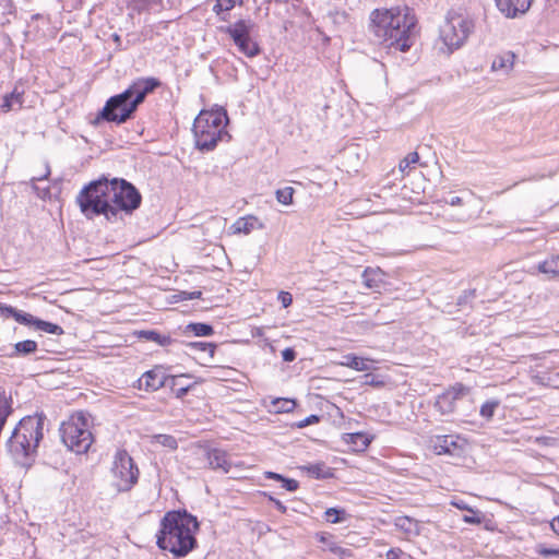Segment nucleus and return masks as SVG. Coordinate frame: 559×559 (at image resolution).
Here are the masks:
<instances>
[{
    "label": "nucleus",
    "mask_w": 559,
    "mask_h": 559,
    "mask_svg": "<svg viewBox=\"0 0 559 559\" xmlns=\"http://www.w3.org/2000/svg\"><path fill=\"white\" fill-rule=\"evenodd\" d=\"M162 84V81L155 76H142L133 80L123 92L112 95L106 100L92 124L98 126L102 122H110L120 126L133 119L146 97L159 88Z\"/></svg>",
    "instance_id": "nucleus-1"
},
{
    "label": "nucleus",
    "mask_w": 559,
    "mask_h": 559,
    "mask_svg": "<svg viewBox=\"0 0 559 559\" xmlns=\"http://www.w3.org/2000/svg\"><path fill=\"white\" fill-rule=\"evenodd\" d=\"M199 530L197 516L186 509L171 510L160 520L156 544L159 549L182 558L198 547L195 534Z\"/></svg>",
    "instance_id": "nucleus-2"
},
{
    "label": "nucleus",
    "mask_w": 559,
    "mask_h": 559,
    "mask_svg": "<svg viewBox=\"0 0 559 559\" xmlns=\"http://www.w3.org/2000/svg\"><path fill=\"white\" fill-rule=\"evenodd\" d=\"M416 22L408 8L376 9L370 15V31L379 44L405 52L414 44Z\"/></svg>",
    "instance_id": "nucleus-3"
},
{
    "label": "nucleus",
    "mask_w": 559,
    "mask_h": 559,
    "mask_svg": "<svg viewBox=\"0 0 559 559\" xmlns=\"http://www.w3.org/2000/svg\"><path fill=\"white\" fill-rule=\"evenodd\" d=\"M44 415L25 416L13 429L7 441L8 452L16 464L31 467L44 438Z\"/></svg>",
    "instance_id": "nucleus-4"
},
{
    "label": "nucleus",
    "mask_w": 559,
    "mask_h": 559,
    "mask_svg": "<svg viewBox=\"0 0 559 559\" xmlns=\"http://www.w3.org/2000/svg\"><path fill=\"white\" fill-rule=\"evenodd\" d=\"M228 122L227 111L223 107L201 110L195 117L192 127L195 147L201 152H210L216 147L224 136L230 139L226 131Z\"/></svg>",
    "instance_id": "nucleus-5"
},
{
    "label": "nucleus",
    "mask_w": 559,
    "mask_h": 559,
    "mask_svg": "<svg viewBox=\"0 0 559 559\" xmlns=\"http://www.w3.org/2000/svg\"><path fill=\"white\" fill-rule=\"evenodd\" d=\"M75 202L87 219L104 215L108 222H114L115 212L110 207L106 177L103 176L85 185L78 193Z\"/></svg>",
    "instance_id": "nucleus-6"
},
{
    "label": "nucleus",
    "mask_w": 559,
    "mask_h": 559,
    "mask_svg": "<svg viewBox=\"0 0 559 559\" xmlns=\"http://www.w3.org/2000/svg\"><path fill=\"white\" fill-rule=\"evenodd\" d=\"M91 415L78 412L60 425L59 432L62 443L68 450L76 453H87L94 442V436L90 430Z\"/></svg>",
    "instance_id": "nucleus-7"
},
{
    "label": "nucleus",
    "mask_w": 559,
    "mask_h": 559,
    "mask_svg": "<svg viewBox=\"0 0 559 559\" xmlns=\"http://www.w3.org/2000/svg\"><path fill=\"white\" fill-rule=\"evenodd\" d=\"M110 207L115 212L114 222L121 212L132 214L141 206L142 195L138 188L123 178L108 179Z\"/></svg>",
    "instance_id": "nucleus-8"
},
{
    "label": "nucleus",
    "mask_w": 559,
    "mask_h": 559,
    "mask_svg": "<svg viewBox=\"0 0 559 559\" xmlns=\"http://www.w3.org/2000/svg\"><path fill=\"white\" fill-rule=\"evenodd\" d=\"M255 23L250 19H239L219 31L227 34L238 50L248 58H254L262 52V48L251 36Z\"/></svg>",
    "instance_id": "nucleus-9"
},
{
    "label": "nucleus",
    "mask_w": 559,
    "mask_h": 559,
    "mask_svg": "<svg viewBox=\"0 0 559 559\" xmlns=\"http://www.w3.org/2000/svg\"><path fill=\"white\" fill-rule=\"evenodd\" d=\"M473 28V22L461 14H449L440 28V38L450 49H457L468 37Z\"/></svg>",
    "instance_id": "nucleus-10"
},
{
    "label": "nucleus",
    "mask_w": 559,
    "mask_h": 559,
    "mask_svg": "<svg viewBox=\"0 0 559 559\" xmlns=\"http://www.w3.org/2000/svg\"><path fill=\"white\" fill-rule=\"evenodd\" d=\"M111 472L115 477L114 486L120 492L129 491L139 479V468L127 451L116 453Z\"/></svg>",
    "instance_id": "nucleus-11"
},
{
    "label": "nucleus",
    "mask_w": 559,
    "mask_h": 559,
    "mask_svg": "<svg viewBox=\"0 0 559 559\" xmlns=\"http://www.w3.org/2000/svg\"><path fill=\"white\" fill-rule=\"evenodd\" d=\"M170 369L171 367L155 365L152 369L145 371L138 380V389L146 392H155L167 386Z\"/></svg>",
    "instance_id": "nucleus-12"
},
{
    "label": "nucleus",
    "mask_w": 559,
    "mask_h": 559,
    "mask_svg": "<svg viewBox=\"0 0 559 559\" xmlns=\"http://www.w3.org/2000/svg\"><path fill=\"white\" fill-rule=\"evenodd\" d=\"M468 393V386L463 383H455L437 396L433 406L441 415H451L455 411L456 401Z\"/></svg>",
    "instance_id": "nucleus-13"
},
{
    "label": "nucleus",
    "mask_w": 559,
    "mask_h": 559,
    "mask_svg": "<svg viewBox=\"0 0 559 559\" xmlns=\"http://www.w3.org/2000/svg\"><path fill=\"white\" fill-rule=\"evenodd\" d=\"M17 323L28 328H34V330L43 331L48 334L62 335L64 333L62 326L59 324L45 321L22 310L20 311Z\"/></svg>",
    "instance_id": "nucleus-14"
},
{
    "label": "nucleus",
    "mask_w": 559,
    "mask_h": 559,
    "mask_svg": "<svg viewBox=\"0 0 559 559\" xmlns=\"http://www.w3.org/2000/svg\"><path fill=\"white\" fill-rule=\"evenodd\" d=\"M191 374L181 373V374H171L169 373V379L167 383V388L171 391L176 399L182 400L189 392H191L198 383L202 382V379L199 381H194L191 383L186 382L185 380L190 379Z\"/></svg>",
    "instance_id": "nucleus-15"
},
{
    "label": "nucleus",
    "mask_w": 559,
    "mask_h": 559,
    "mask_svg": "<svg viewBox=\"0 0 559 559\" xmlns=\"http://www.w3.org/2000/svg\"><path fill=\"white\" fill-rule=\"evenodd\" d=\"M459 436H438L435 440L433 448L437 454H449L460 456L463 452V445L459 443Z\"/></svg>",
    "instance_id": "nucleus-16"
},
{
    "label": "nucleus",
    "mask_w": 559,
    "mask_h": 559,
    "mask_svg": "<svg viewBox=\"0 0 559 559\" xmlns=\"http://www.w3.org/2000/svg\"><path fill=\"white\" fill-rule=\"evenodd\" d=\"M209 466L212 469H221L228 473L231 468V463L228 460V454L225 450L218 448H209L205 452Z\"/></svg>",
    "instance_id": "nucleus-17"
},
{
    "label": "nucleus",
    "mask_w": 559,
    "mask_h": 559,
    "mask_svg": "<svg viewBox=\"0 0 559 559\" xmlns=\"http://www.w3.org/2000/svg\"><path fill=\"white\" fill-rule=\"evenodd\" d=\"M498 9L507 17H515L519 13H525L533 0H495Z\"/></svg>",
    "instance_id": "nucleus-18"
},
{
    "label": "nucleus",
    "mask_w": 559,
    "mask_h": 559,
    "mask_svg": "<svg viewBox=\"0 0 559 559\" xmlns=\"http://www.w3.org/2000/svg\"><path fill=\"white\" fill-rule=\"evenodd\" d=\"M38 349V344L33 340H24L15 343L12 346L10 353H7L5 356L9 358H23L27 357L32 354H35Z\"/></svg>",
    "instance_id": "nucleus-19"
},
{
    "label": "nucleus",
    "mask_w": 559,
    "mask_h": 559,
    "mask_svg": "<svg viewBox=\"0 0 559 559\" xmlns=\"http://www.w3.org/2000/svg\"><path fill=\"white\" fill-rule=\"evenodd\" d=\"M343 440L352 447L354 451L360 452L365 451L372 441V437H370L366 432H353L345 433Z\"/></svg>",
    "instance_id": "nucleus-20"
},
{
    "label": "nucleus",
    "mask_w": 559,
    "mask_h": 559,
    "mask_svg": "<svg viewBox=\"0 0 559 559\" xmlns=\"http://www.w3.org/2000/svg\"><path fill=\"white\" fill-rule=\"evenodd\" d=\"M139 338L154 342L158 344L159 346H170L173 344L178 343L177 340L173 338L170 335L160 334L156 330H142L138 332Z\"/></svg>",
    "instance_id": "nucleus-21"
},
{
    "label": "nucleus",
    "mask_w": 559,
    "mask_h": 559,
    "mask_svg": "<svg viewBox=\"0 0 559 559\" xmlns=\"http://www.w3.org/2000/svg\"><path fill=\"white\" fill-rule=\"evenodd\" d=\"M23 95L24 91H19L17 87H14V90L11 93H8L3 96V102L0 106L1 110L3 112H8L14 109L15 106H17V108H21L24 103Z\"/></svg>",
    "instance_id": "nucleus-22"
},
{
    "label": "nucleus",
    "mask_w": 559,
    "mask_h": 559,
    "mask_svg": "<svg viewBox=\"0 0 559 559\" xmlns=\"http://www.w3.org/2000/svg\"><path fill=\"white\" fill-rule=\"evenodd\" d=\"M361 277L364 285L370 289H378L383 283V272L380 269L367 267Z\"/></svg>",
    "instance_id": "nucleus-23"
},
{
    "label": "nucleus",
    "mask_w": 559,
    "mask_h": 559,
    "mask_svg": "<svg viewBox=\"0 0 559 559\" xmlns=\"http://www.w3.org/2000/svg\"><path fill=\"white\" fill-rule=\"evenodd\" d=\"M262 227L259 219L255 216L240 217L233 224L235 234H250L255 227Z\"/></svg>",
    "instance_id": "nucleus-24"
},
{
    "label": "nucleus",
    "mask_w": 559,
    "mask_h": 559,
    "mask_svg": "<svg viewBox=\"0 0 559 559\" xmlns=\"http://www.w3.org/2000/svg\"><path fill=\"white\" fill-rule=\"evenodd\" d=\"M301 468L306 471L309 476L316 479H328L334 475L332 468L326 466L323 462L309 464L307 466H302Z\"/></svg>",
    "instance_id": "nucleus-25"
},
{
    "label": "nucleus",
    "mask_w": 559,
    "mask_h": 559,
    "mask_svg": "<svg viewBox=\"0 0 559 559\" xmlns=\"http://www.w3.org/2000/svg\"><path fill=\"white\" fill-rule=\"evenodd\" d=\"M192 333L194 336L206 337L215 333L214 328L210 323L191 322L183 329V334Z\"/></svg>",
    "instance_id": "nucleus-26"
},
{
    "label": "nucleus",
    "mask_w": 559,
    "mask_h": 559,
    "mask_svg": "<svg viewBox=\"0 0 559 559\" xmlns=\"http://www.w3.org/2000/svg\"><path fill=\"white\" fill-rule=\"evenodd\" d=\"M537 270L546 274L548 278L559 275V255L550 257L545 261L538 263Z\"/></svg>",
    "instance_id": "nucleus-27"
},
{
    "label": "nucleus",
    "mask_w": 559,
    "mask_h": 559,
    "mask_svg": "<svg viewBox=\"0 0 559 559\" xmlns=\"http://www.w3.org/2000/svg\"><path fill=\"white\" fill-rule=\"evenodd\" d=\"M342 365L357 371H366L369 369L368 359L356 356L355 354H347L343 356Z\"/></svg>",
    "instance_id": "nucleus-28"
},
{
    "label": "nucleus",
    "mask_w": 559,
    "mask_h": 559,
    "mask_svg": "<svg viewBox=\"0 0 559 559\" xmlns=\"http://www.w3.org/2000/svg\"><path fill=\"white\" fill-rule=\"evenodd\" d=\"M394 525L397 530L406 533V534H417V521L409 518V516H406V515H402V516H397L395 520H394Z\"/></svg>",
    "instance_id": "nucleus-29"
},
{
    "label": "nucleus",
    "mask_w": 559,
    "mask_h": 559,
    "mask_svg": "<svg viewBox=\"0 0 559 559\" xmlns=\"http://www.w3.org/2000/svg\"><path fill=\"white\" fill-rule=\"evenodd\" d=\"M348 514L343 508H329L324 512V519L326 522L337 524L346 521Z\"/></svg>",
    "instance_id": "nucleus-30"
},
{
    "label": "nucleus",
    "mask_w": 559,
    "mask_h": 559,
    "mask_svg": "<svg viewBox=\"0 0 559 559\" xmlns=\"http://www.w3.org/2000/svg\"><path fill=\"white\" fill-rule=\"evenodd\" d=\"M188 348H190L192 352H207L210 357L213 358L217 345L215 343L211 342H189L186 344Z\"/></svg>",
    "instance_id": "nucleus-31"
},
{
    "label": "nucleus",
    "mask_w": 559,
    "mask_h": 559,
    "mask_svg": "<svg viewBox=\"0 0 559 559\" xmlns=\"http://www.w3.org/2000/svg\"><path fill=\"white\" fill-rule=\"evenodd\" d=\"M514 55L508 52L503 56H498L493 59L491 68L493 71L497 70H509L512 68Z\"/></svg>",
    "instance_id": "nucleus-32"
},
{
    "label": "nucleus",
    "mask_w": 559,
    "mask_h": 559,
    "mask_svg": "<svg viewBox=\"0 0 559 559\" xmlns=\"http://www.w3.org/2000/svg\"><path fill=\"white\" fill-rule=\"evenodd\" d=\"M273 406L276 413H289L297 406L296 400L278 397L273 401Z\"/></svg>",
    "instance_id": "nucleus-33"
},
{
    "label": "nucleus",
    "mask_w": 559,
    "mask_h": 559,
    "mask_svg": "<svg viewBox=\"0 0 559 559\" xmlns=\"http://www.w3.org/2000/svg\"><path fill=\"white\" fill-rule=\"evenodd\" d=\"M500 406V401L499 400H488L486 401L481 406H480V411H479V414L483 418L487 419V420H490L493 415H495V412L496 409Z\"/></svg>",
    "instance_id": "nucleus-34"
},
{
    "label": "nucleus",
    "mask_w": 559,
    "mask_h": 559,
    "mask_svg": "<svg viewBox=\"0 0 559 559\" xmlns=\"http://www.w3.org/2000/svg\"><path fill=\"white\" fill-rule=\"evenodd\" d=\"M294 193H295V189L293 187H285V188L276 190L275 195H276V200L281 204L290 205L294 202V200H293Z\"/></svg>",
    "instance_id": "nucleus-35"
},
{
    "label": "nucleus",
    "mask_w": 559,
    "mask_h": 559,
    "mask_svg": "<svg viewBox=\"0 0 559 559\" xmlns=\"http://www.w3.org/2000/svg\"><path fill=\"white\" fill-rule=\"evenodd\" d=\"M49 175H50V167H49V165H46V173L43 176L33 177L31 179L33 190L37 193L38 197H40L43 199L47 194H49V188L40 190L39 187L36 186V181L45 180V179H47L49 177Z\"/></svg>",
    "instance_id": "nucleus-36"
},
{
    "label": "nucleus",
    "mask_w": 559,
    "mask_h": 559,
    "mask_svg": "<svg viewBox=\"0 0 559 559\" xmlns=\"http://www.w3.org/2000/svg\"><path fill=\"white\" fill-rule=\"evenodd\" d=\"M20 311L21 310L16 309L10 305L0 304V317L1 318H4V319L13 318L17 322Z\"/></svg>",
    "instance_id": "nucleus-37"
},
{
    "label": "nucleus",
    "mask_w": 559,
    "mask_h": 559,
    "mask_svg": "<svg viewBox=\"0 0 559 559\" xmlns=\"http://www.w3.org/2000/svg\"><path fill=\"white\" fill-rule=\"evenodd\" d=\"M476 298V289H465L457 297L456 305L460 307L466 306Z\"/></svg>",
    "instance_id": "nucleus-38"
},
{
    "label": "nucleus",
    "mask_w": 559,
    "mask_h": 559,
    "mask_svg": "<svg viewBox=\"0 0 559 559\" xmlns=\"http://www.w3.org/2000/svg\"><path fill=\"white\" fill-rule=\"evenodd\" d=\"M469 515H464L463 521L468 524L479 525L484 522L485 515L479 510L468 511Z\"/></svg>",
    "instance_id": "nucleus-39"
},
{
    "label": "nucleus",
    "mask_w": 559,
    "mask_h": 559,
    "mask_svg": "<svg viewBox=\"0 0 559 559\" xmlns=\"http://www.w3.org/2000/svg\"><path fill=\"white\" fill-rule=\"evenodd\" d=\"M156 439H157L158 443H160L162 445H164L168 449L176 450L178 448L177 439L174 436L158 435L156 437Z\"/></svg>",
    "instance_id": "nucleus-40"
},
{
    "label": "nucleus",
    "mask_w": 559,
    "mask_h": 559,
    "mask_svg": "<svg viewBox=\"0 0 559 559\" xmlns=\"http://www.w3.org/2000/svg\"><path fill=\"white\" fill-rule=\"evenodd\" d=\"M419 160V155L417 152L409 153L404 159L400 162V169L401 171H405L407 168H409L412 165L417 164Z\"/></svg>",
    "instance_id": "nucleus-41"
},
{
    "label": "nucleus",
    "mask_w": 559,
    "mask_h": 559,
    "mask_svg": "<svg viewBox=\"0 0 559 559\" xmlns=\"http://www.w3.org/2000/svg\"><path fill=\"white\" fill-rule=\"evenodd\" d=\"M362 378H364V383L367 385H371L374 388H382L384 385V381L382 379H380L379 376L373 374L371 372L365 373L362 376Z\"/></svg>",
    "instance_id": "nucleus-42"
},
{
    "label": "nucleus",
    "mask_w": 559,
    "mask_h": 559,
    "mask_svg": "<svg viewBox=\"0 0 559 559\" xmlns=\"http://www.w3.org/2000/svg\"><path fill=\"white\" fill-rule=\"evenodd\" d=\"M536 552L542 557H559V548H551L542 544L537 545Z\"/></svg>",
    "instance_id": "nucleus-43"
},
{
    "label": "nucleus",
    "mask_w": 559,
    "mask_h": 559,
    "mask_svg": "<svg viewBox=\"0 0 559 559\" xmlns=\"http://www.w3.org/2000/svg\"><path fill=\"white\" fill-rule=\"evenodd\" d=\"M321 420L320 415L311 414L310 416L306 417L305 419L298 421L295 424V426L299 429L305 428L310 425L319 424Z\"/></svg>",
    "instance_id": "nucleus-44"
},
{
    "label": "nucleus",
    "mask_w": 559,
    "mask_h": 559,
    "mask_svg": "<svg viewBox=\"0 0 559 559\" xmlns=\"http://www.w3.org/2000/svg\"><path fill=\"white\" fill-rule=\"evenodd\" d=\"M281 486L285 490L294 492L299 488V483L294 478H288V477L284 476L281 481Z\"/></svg>",
    "instance_id": "nucleus-45"
},
{
    "label": "nucleus",
    "mask_w": 559,
    "mask_h": 559,
    "mask_svg": "<svg viewBox=\"0 0 559 559\" xmlns=\"http://www.w3.org/2000/svg\"><path fill=\"white\" fill-rule=\"evenodd\" d=\"M277 299L282 304L283 308H288L293 304V295L288 292H280Z\"/></svg>",
    "instance_id": "nucleus-46"
},
{
    "label": "nucleus",
    "mask_w": 559,
    "mask_h": 559,
    "mask_svg": "<svg viewBox=\"0 0 559 559\" xmlns=\"http://www.w3.org/2000/svg\"><path fill=\"white\" fill-rule=\"evenodd\" d=\"M202 296L201 290H194V292H180L178 294V297L180 300H192V299H199Z\"/></svg>",
    "instance_id": "nucleus-47"
},
{
    "label": "nucleus",
    "mask_w": 559,
    "mask_h": 559,
    "mask_svg": "<svg viewBox=\"0 0 559 559\" xmlns=\"http://www.w3.org/2000/svg\"><path fill=\"white\" fill-rule=\"evenodd\" d=\"M297 353L293 347H287L282 352V358L285 362H292L296 359Z\"/></svg>",
    "instance_id": "nucleus-48"
},
{
    "label": "nucleus",
    "mask_w": 559,
    "mask_h": 559,
    "mask_svg": "<svg viewBox=\"0 0 559 559\" xmlns=\"http://www.w3.org/2000/svg\"><path fill=\"white\" fill-rule=\"evenodd\" d=\"M264 495L266 496V493H264ZM267 498H269V501H271L274 504V507L276 508V510L278 512H281L282 514H285L287 512L286 506L281 500L274 498L271 495H267Z\"/></svg>",
    "instance_id": "nucleus-49"
},
{
    "label": "nucleus",
    "mask_w": 559,
    "mask_h": 559,
    "mask_svg": "<svg viewBox=\"0 0 559 559\" xmlns=\"http://www.w3.org/2000/svg\"><path fill=\"white\" fill-rule=\"evenodd\" d=\"M221 2L224 3L225 10L229 12L236 4L242 5L243 0H221Z\"/></svg>",
    "instance_id": "nucleus-50"
},
{
    "label": "nucleus",
    "mask_w": 559,
    "mask_h": 559,
    "mask_svg": "<svg viewBox=\"0 0 559 559\" xmlns=\"http://www.w3.org/2000/svg\"><path fill=\"white\" fill-rule=\"evenodd\" d=\"M264 477L266 479H273L275 481L281 483L283 477H284V475L275 473V472L267 471V472H264Z\"/></svg>",
    "instance_id": "nucleus-51"
},
{
    "label": "nucleus",
    "mask_w": 559,
    "mask_h": 559,
    "mask_svg": "<svg viewBox=\"0 0 559 559\" xmlns=\"http://www.w3.org/2000/svg\"><path fill=\"white\" fill-rule=\"evenodd\" d=\"M213 12L216 14V15H221V14H224L226 12H228L227 10H225L224 8V3L221 2V0H216V3L214 4L213 7Z\"/></svg>",
    "instance_id": "nucleus-52"
},
{
    "label": "nucleus",
    "mask_w": 559,
    "mask_h": 559,
    "mask_svg": "<svg viewBox=\"0 0 559 559\" xmlns=\"http://www.w3.org/2000/svg\"><path fill=\"white\" fill-rule=\"evenodd\" d=\"M111 39L116 43L117 47H116V50H124L127 49L126 47H122V40H121V37L120 35H118L117 33H114L111 35Z\"/></svg>",
    "instance_id": "nucleus-53"
},
{
    "label": "nucleus",
    "mask_w": 559,
    "mask_h": 559,
    "mask_svg": "<svg viewBox=\"0 0 559 559\" xmlns=\"http://www.w3.org/2000/svg\"><path fill=\"white\" fill-rule=\"evenodd\" d=\"M550 527L554 531V533L559 536V515L552 519V521L550 522Z\"/></svg>",
    "instance_id": "nucleus-54"
},
{
    "label": "nucleus",
    "mask_w": 559,
    "mask_h": 559,
    "mask_svg": "<svg viewBox=\"0 0 559 559\" xmlns=\"http://www.w3.org/2000/svg\"><path fill=\"white\" fill-rule=\"evenodd\" d=\"M452 504L460 510L473 511V508L468 507L464 501L453 502Z\"/></svg>",
    "instance_id": "nucleus-55"
},
{
    "label": "nucleus",
    "mask_w": 559,
    "mask_h": 559,
    "mask_svg": "<svg viewBox=\"0 0 559 559\" xmlns=\"http://www.w3.org/2000/svg\"><path fill=\"white\" fill-rule=\"evenodd\" d=\"M449 203L451 205H460L462 203V199L460 197H452Z\"/></svg>",
    "instance_id": "nucleus-56"
},
{
    "label": "nucleus",
    "mask_w": 559,
    "mask_h": 559,
    "mask_svg": "<svg viewBox=\"0 0 559 559\" xmlns=\"http://www.w3.org/2000/svg\"><path fill=\"white\" fill-rule=\"evenodd\" d=\"M221 21H227L228 20V12L217 15Z\"/></svg>",
    "instance_id": "nucleus-57"
},
{
    "label": "nucleus",
    "mask_w": 559,
    "mask_h": 559,
    "mask_svg": "<svg viewBox=\"0 0 559 559\" xmlns=\"http://www.w3.org/2000/svg\"><path fill=\"white\" fill-rule=\"evenodd\" d=\"M38 17H39V14H35L32 16L33 20L38 19Z\"/></svg>",
    "instance_id": "nucleus-58"
}]
</instances>
